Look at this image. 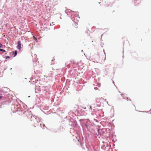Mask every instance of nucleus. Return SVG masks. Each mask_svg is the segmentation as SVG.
I'll list each match as a JSON object with an SVG mask.
<instances>
[{"label": "nucleus", "instance_id": "423d86ee", "mask_svg": "<svg viewBox=\"0 0 151 151\" xmlns=\"http://www.w3.org/2000/svg\"><path fill=\"white\" fill-rule=\"evenodd\" d=\"M0 51L5 52V50L1 49H0Z\"/></svg>", "mask_w": 151, "mask_h": 151}, {"label": "nucleus", "instance_id": "7ed1b4c3", "mask_svg": "<svg viewBox=\"0 0 151 151\" xmlns=\"http://www.w3.org/2000/svg\"><path fill=\"white\" fill-rule=\"evenodd\" d=\"M13 53L14 54V56H16L17 54V51H15L13 52Z\"/></svg>", "mask_w": 151, "mask_h": 151}, {"label": "nucleus", "instance_id": "1a4fd4ad", "mask_svg": "<svg viewBox=\"0 0 151 151\" xmlns=\"http://www.w3.org/2000/svg\"><path fill=\"white\" fill-rule=\"evenodd\" d=\"M10 58V57H6V59L7 58Z\"/></svg>", "mask_w": 151, "mask_h": 151}, {"label": "nucleus", "instance_id": "0eeeda50", "mask_svg": "<svg viewBox=\"0 0 151 151\" xmlns=\"http://www.w3.org/2000/svg\"><path fill=\"white\" fill-rule=\"evenodd\" d=\"M42 125H43V127H45V125L44 124H42Z\"/></svg>", "mask_w": 151, "mask_h": 151}, {"label": "nucleus", "instance_id": "20e7f679", "mask_svg": "<svg viewBox=\"0 0 151 151\" xmlns=\"http://www.w3.org/2000/svg\"><path fill=\"white\" fill-rule=\"evenodd\" d=\"M4 97L2 96V94H0V99H4Z\"/></svg>", "mask_w": 151, "mask_h": 151}, {"label": "nucleus", "instance_id": "f03ea898", "mask_svg": "<svg viewBox=\"0 0 151 151\" xmlns=\"http://www.w3.org/2000/svg\"><path fill=\"white\" fill-rule=\"evenodd\" d=\"M73 25L74 26L75 28L76 29H77L78 28V22H74V23L73 24Z\"/></svg>", "mask_w": 151, "mask_h": 151}, {"label": "nucleus", "instance_id": "39448f33", "mask_svg": "<svg viewBox=\"0 0 151 151\" xmlns=\"http://www.w3.org/2000/svg\"><path fill=\"white\" fill-rule=\"evenodd\" d=\"M33 37L34 38V39L36 41V42H37V39L35 37V36H33Z\"/></svg>", "mask_w": 151, "mask_h": 151}, {"label": "nucleus", "instance_id": "f257e3e1", "mask_svg": "<svg viewBox=\"0 0 151 151\" xmlns=\"http://www.w3.org/2000/svg\"><path fill=\"white\" fill-rule=\"evenodd\" d=\"M17 43L18 44V45L17 46V48L18 49L20 50L22 46V44L21 43L20 41H18L17 42Z\"/></svg>", "mask_w": 151, "mask_h": 151}, {"label": "nucleus", "instance_id": "6e6552de", "mask_svg": "<svg viewBox=\"0 0 151 151\" xmlns=\"http://www.w3.org/2000/svg\"><path fill=\"white\" fill-rule=\"evenodd\" d=\"M2 45L0 43V47H1Z\"/></svg>", "mask_w": 151, "mask_h": 151}]
</instances>
